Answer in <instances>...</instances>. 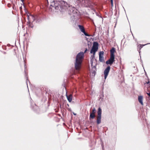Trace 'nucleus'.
<instances>
[{"label":"nucleus","mask_w":150,"mask_h":150,"mask_svg":"<svg viewBox=\"0 0 150 150\" xmlns=\"http://www.w3.org/2000/svg\"><path fill=\"white\" fill-rule=\"evenodd\" d=\"M84 53L83 52H80L77 54L75 63V68L76 70L80 69Z\"/></svg>","instance_id":"1"},{"label":"nucleus","mask_w":150,"mask_h":150,"mask_svg":"<svg viewBox=\"0 0 150 150\" xmlns=\"http://www.w3.org/2000/svg\"><path fill=\"white\" fill-rule=\"evenodd\" d=\"M64 3V6L68 8H67L69 13L71 14L72 13H74L76 11V9L75 7L71 6H69L68 4L64 1L63 2Z\"/></svg>","instance_id":"2"},{"label":"nucleus","mask_w":150,"mask_h":150,"mask_svg":"<svg viewBox=\"0 0 150 150\" xmlns=\"http://www.w3.org/2000/svg\"><path fill=\"white\" fill-rule=\"evenodd\" d=\"M98 44L97 42H94L93 46L90 51V53L94 54H95L96 52L98 50Z\"/></svg>","instance_id":"3"},{"label":"nucleus","mask_w":150,"mask_h":150,"mask_svg":"<svg viewBox=\"0 0 150 150\" xmlns=\"http://www.w3.org/2000/svg\"><path fill=\"white\" fill-rule=\"evenodd\" d=\"M78 1L86 7H89L91 6V2L89 0H78Z\"/></svg>","instance_id":"4"},{"label":"nucleus","mask_w":150,"mask_h":150,"mask_svg":"<svg viewBox=\"0 0 150 150\" xmlns=\"http://www.w3.org/2000/svg\"><path fill=\"white\" fill-rule=\"evenodd\" d=\"M115 61V56H110V58L106 62L107 64H111Z\"/></svg>","instance_id":"5"},{"label":"nucleus","mask_w":150,"mask_h":150,"mask_svg":"<svg viewBox=\"0 0 150 150\" xmlns=\"http://www.w3.org/2000/svg\"><path fill=\"white\" fill-rule=\"evenodd\" d=\"M110 69V66L108 67L105 69L104 71V74L105 79H106L107 76L108 75V73Z\"/></svg>","instance_id":"6"},{"label":"nucleus","mask_w":150,"mask_h":150,"mask_svg":"<svg viewBox=\"0 0 150 150\" xmlns=\"http://www.w3.org/2000/svg\"><path fill=\"white\" fill-rule=\"evenodd\" d=\"M29 23H32L35 20L34 16L32 15H30V16L28 15L27 18Z\"/></svg>","instance_id":"7"},{"label":"nucleus","mask_w":150,"mask_h":150,"mask_svg":"<svg viewBox=\"0 0 150 150\" xmlns=\"http://www.w3.org/2000/svg\"><path fill=\"white\" fill-rule=\"evenodd\" d=\"M78 27L81 31L86 36H89V35L87 34L85 31V29L83 26L80 25H79Z\"/></svg>","instance_id":"8"},{"label":"nucleus","mask_w":150,"mask_h":150,"mask_svg":"<svg viewBox=\"0 0 150 150\" xmlns=\"http://www.w3.org/2000/svg\"><path fill=\"white\" fill-rule=\"evenodd\" d=\"M91 66L92 67V70L91 71H93V73H94L96 69V67L95 66H93V60L92 59L91 60Z\"/></svg>","instance_id":"9"},{"label":"nucleus","mask_w":150,"mask_h":150,"mask_svg":"<svg viewBox=\"0 0 150 150\" xmlns=\"http://www.w3.org/2000/svg\"><path fill=\"white\" fill-rule=\"evenodd\" d=\"M101 113H98V116L97 118V122L98 124H100L101 122Z\"/></svg>","instance_id":"10"},{"label":"nucleus","mask_w":150,"mask_h":150,"mask_svg":"<svg viewBox=\"0 0 150 150\" xmlns=\"http://www.w3.org/2000/svg\"><path fill=\"white\" fill-rule=\"evenodd\" d=\"M50 6L54 7L56 9H57V8L59 7L57 5V3H55V1H54L51 3Z\"/></svg>","instance_id":"11"},{"label":"nucleus","mask_w":150,"mask_h":150,"mask_svg":"<svg viewBox=\"0 0 150 150\" xmlns=\"http://www.w3.org/2000/svg\"><path fill=\"white\" fill-rule=\"evenodd\" d=\"M143 97L142 96H138V100L139 102L141 103L142 105H143Z\"/></svg>","instance_id":"12"},{"label":"nucleus","mask_w":150,"mask_h":150,"mask_svg":"<svg viewBox=\"0 0 150 150\" xmlns=\"http://www.w3.org/2000/svg\"><path fill=\"white\" fill-rule=\"evenodd\" d=\"M115 52V49L114 47H112L110 50V56H115L114 53Z\"/></svg>","instance_id":"13"},{"label":"nucleus","mask_w":150,"mask_h":150,"mask_svg":"<svg viewBox=\"0 0 150 150\" xmlns=\"http://www.w3.org/2000/svg\"><path fill=\"white\" fill-rule=\"evenodd\" d=\"M67 97L68 100L69 102H71L72 100V95L71 94L67 96Z\"/></svg>","instance_id":"14"},{"label":"nucleus","mask_w":150,"mask_h":150,"mask_svg":"<svg viewBox=\"0 0 150 150\" xmlns=\"http://www.w3.org/2000/svg\"><path fill=\"white\" fill-rule=\"evenodd\" d=\"M95 117L94 113H91L90 115V117L91 118L93 119Z\"/></svg>","instance_id":"15"},{"label":"nucleus","mask_w":150,"mask_h":150,"mask_svg":"<svg viewBox=\"0 0 150 150\" xmlns=\"http://www.w3.org/2000/svg\"><path fill=\"white\" fill-rule=\"evenodd\" d=\"M99 61L101 62L104 61L103 57L99 56Z\"/></svg>","instance_id":"16"},{"label":"nucleus","mask_w":150,"mask_h":150,"mask_svg":"<svg viewBox=\"0 0 150 150\" xmlns=\"http://www.w3.org/2000/svg\"><path fill=\"white\" fill-rule=\"evenodd\" d=\"M104 52L103 51H100L99 52V56L103 57Z\"/></svg>","instance_id":"17"},{"label":"nucleus","mask_w":150,"mask_h":150,"mask_svg":"<svg viewBox=\"0 0 150 150\" xmlns=\"http://www.w3.org/2000/svg\"><path fill=\"white\" fill-rule=\"evenodd\" d=\"M92 112H95L96 111V110L95 108H91Z\"/></svg>","instance_id":"18"},{"label":"nucleus","mask_w":150,"mask_h":150,"mask_svg":"<svg viewBox=\"0 0 150 150\" xmlns=\"http://www.w3.org/2000/svg\"><path fill=\"white\" fill-rule=\"evenodd\" d=\"M97 112H101V109L100 108H98Z\"/></svg>","instance_id":"19"},{"label":"nucleus","mask_w":150,"mask_h":150,"mask_svg":"<svg viewBox=\"0 0 150 150\" xmlns=\"http://www.w3.org/2000/svg\"><path fill=\"white\" fill-rule=\"evenodd\" d=\"M93 54V55H92L91 57V60L92 59L93 60V59L94 58V56H95V54Z\"/></svg>","instance_id":"20"},{"label":"nucleus","mask_w":150,"mask_h":150,"mask_svg":"<svg viewBox=\"0 0 150 150\" xmlns=\"http://www.w3.org/2000/svg\"><path fill=\"white\" fill-rule=\"evenodd\" d=\"M87 51H88V49H87V48H86V49H85V50L84 52H83V53H84H84H86V52Z\"/></svg>","instance_id":"21"},{"label":"nucleus","mask_w":150,"mask_h":150,"mask_svg":"<svg viewBox=\"0 0 150 150\" xmlns=\"http://www.w3.org/2000/svg\"><path fill=\"white\" fill-rule=\"evenodd\" d=\"M147 94L150 97V92L147 93Z\"/></svg>","instance_id":"22"},{"label":"nucleus","mask_w":150,"mask_h":150,"mask_svg":"<svg viewBox=\"0 0 150 150\" xmlns=\"http://www.w3.org/2000/svg\"><path fill=\"white\" fill-rule=\"evenodd\" d=\"M111 2L112 5H113V0H111Z\"/></svg>","instance_id":"23"},{"label":"nucleus","mask_w":150,"mask_h":150,"mask_svg":"<svg viewBox=\"0 0 150 150\" xmlns=\"http://www.w3.org/2000/svg\"><path fill=\"white\" fill-rule=\"evenodd\" d=\"M148 80H149V79ZM149 83H150V82H149V81L148 82H147L146 83L147 84H149Z\"/></svg>","instance_id":"24"},{"label":"nucleus","mask_w":150,"mask_h":150,"mask_svg":"<svg viewBox=\"0 0 150 150\" xmlns=\"http://www.w3.org/2000/svg\"><path fill=\"white\" fill-rule=\"evenodd\" d=\"M74 115H76V113H73Z\"/></svg>","instance_id":"25"},{"label":"nucleus","mask_w":150,"mask_h":150,"mask_svg":"<svg viewBox=\"0 0 150 150\" xmlns=\"http://www.w3.org/2000/svg\"><path fill=\"white\" fill-rule=\"evenodd\" d=\"M149 44V43H148V44H145V45H142V46H145V45H147V44Z\"/></svg>","instance_id":"26"},{"label":"nucleus","mask_w":150,"mask_h":150,"mask_svg":"<svg viewBox=\"0 0 150 150\" xmlns=\"http://www.w3.org/2000/svg\"><path fill=\"white\" fill-rule=\"evenodd\" d=\"M21 1H22L23 2V0H21Z\"/></svg>","instance_id":"27"},{"label":"nucleus","mask_w":150,"mask_h":150,"mask_svg":"<svg viewBox=\"0 0 150 150\" xmlns=\"http://www.w3.org/2000/svg\"><path fill=\"white\" fill-rule=\"evenodd\" d=\"M140 47H141V48H142V45H141Z\"/></svg>","instance_id":"28"}]
</instances>
